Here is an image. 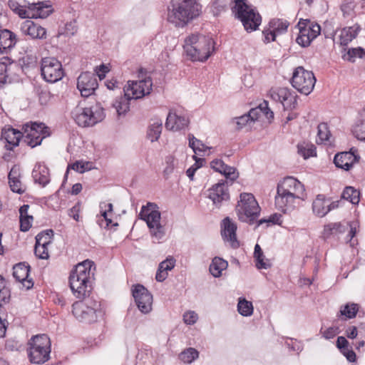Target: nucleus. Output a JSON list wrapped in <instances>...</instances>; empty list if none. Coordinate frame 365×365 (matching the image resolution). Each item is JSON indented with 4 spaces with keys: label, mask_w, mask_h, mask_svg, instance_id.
<instances>
[{
    "label": "nucleus",
    "mask_w": 365,
    "mask_h": 365,
    "mask_svg": "<svg viewBox=\"0 0 365 365\" xmlns=\"http://www.w3.org/2000/svg\"><path fill=\"white\" fill-rule=\"evenodd\" d=\"M96 269L93 261L86 259L78 263L71 272L69 276V287L73 295L79 300L88 297L91 290V279Z\"/></svg>",
    "instance_id": "1"
},
{
    "label": "nucleus",
    "mask_w": 365,
    "mask_h": 365,
    "mask_svg": "<svg viewBox=\"0 0 365 365\" xmlns=\"http://www.w3.org/2000/svg\"><path fill=\"white\" fill-rule=\"evenodd\" d=\"M199 0H171L168 21L176 27H184L200 14Z\"/></svg>",
    "instance_id": "2"
},
{
    "label": "nucleus",
    "mask_w": 365,
    "mask_h": 365,
    "mask_svg": "<svg viewBox=\"0 0 365 365\" xmlns=\"http://www.w3.org/2000/svg\"><path fill=\"white\" fill-rule=\"evenodd\" d=\"M214 40L207 36L192 34L185 39L183 46L187 56L192 61H206L215 51Z\"/></svg>",
    "instance_id": "3"
},
{
    "label": "nucleus",
    "mask_w": 365,
    "mask_h": 365,
    "mask_svg": "<svg viewBox=\"0 0 365 365\" xmlns=\"http://www.w3.org/2000/svg\"><path fill=\"white\" fill-rule=\"evenodd\" d=\"M232 14L239 20L247 33L257 31L262 23V16L255 6L247 0H232Z\"/></svg>",
    "instance_id": "4"
},
{
    "label": "nucleus",
    "mask_w": 365,
    "mask_h": 365,
    "mask_svg": "<svg viewBox=\"0 0 365 365\" xmlns=\"http://www.w3.org/2000/svg\"><path fill=\"white\" fill-rule=\"evenodd\" d=\"M9 8L22 19H45L52 10L43 2L29 3L26 0H9Z\"/></svg>",
    "instance_id": "5"
},
{
    "label": "nucleus",
    "mask_w": 365,
    "mask_h": 365,
    "mask_svg": "<svg viewBox=\"0 0 365 365\" xmlns=\"http://www.w3.org/2000/svg\"><path fill=\"white\" fill-rule=\"evenodd\" d=\"M72 118L81 127H91L101 122L106 115L101 103H96L91 106L80 103L71 112Z\"/></svg>",
    "instance_id": "6"
},
{
    "label": "nucleus",
    "mask_w": 365,
    "mask_h": 365,
    "mask_svg": "<svg viewBox=\"0 0 365 365\" xmlns=\"http://www.w3.org/2000/svg\"><path fill=\"white\" fill-rule=\"evenodd\" d=\"M139 219L146 222L153 237L160 240L165 236V228L160 224L161 213L155 203L148 202L146 205H143Z\"/></svg>",
    "instance_id": "7"
},
{
    "label": "nucleus",
    "mask_w": 365,
    "mask_h": 365,
    "mask_svg": "<svg viewBox=\"0 0 365 365\" xmlns=\"http://www.w3.org/2000/svg\"><path fill=\"white\" fill-rule=\"evenodd\" d=\"M235 210L241 222L252 225L259 217L261 209L252 194L244 192L240 194Z\"/></svg>",
    "instance_id": "8"
},
{
    "label": "nucleus",
    "mask_w": 365,
    "mask_h": 365,
    "mask_svg": "<svg viewBox=\"0 0 365 365\" xmlns=\"http://www.w3.org/2000/svg\"><path fill=\"white\" fill-rule=\"evenodd\" d=\"M86 301L79 300L72 305L73 316L81 322L92 323L97 320L98 314L101 313L99 302L91 299H85Z\"/></svg>",
    "instance_id": "9"
},
{
    "label": "nucleus",
    "mask_w": 365,
    "mask_h": 365,
    "mask_svg": "<svg viewBox=\"0 0 365 365\" xmlns=\"http://www.w3.org/2000/svg\"><path fill=\"white\" fill-rule=\"evenodd\" d=\"M315 83L316 78L312 71L305 70L302 66L294 69L291 84L301 93L309 95L312 91Z\"/></svg>",
    "instance_id": "10"
},
{
    "label": "nucleus",
    "mask_w": 365,
    "mask_h": 365,
    "mask_svg": "<svg viewBox=\"0 0 365 365\" xmlns=\"http://www.w3.org/2000/svg\"><path fill=\"white\" fill-rule=\"evenodd\" d=\"M41 72L43 78L49 83H56L63 76L61 63L53 57L42 58Z\"/></svg>",
    "instance_id": "11"
},
{
    "label": "nucleus",
    "mask_w": 365,
    "mask_h": 365,
    "mask_svg": "<svg viewBox=\"0 0 365 365\" xmlns=\"http://www.w3.org/2000/svg\"><path fill=\"white\" fill-rule=\"evenodd\" d=\"M153 81L150 77H146L138 81L128 82V87L124 88L123 92L126 96L132 99H139L150 93L152 91Z\"/></svg>",
    "instance_id": "12"
},
{
    "label": "nucleus",
    "mask_w": 365,
    "mask_h": 365,
    "mask_svg": "<svg viewBox=\"0 0 365 365\" xmlns=\"http://www.w3.org/2000/svg\"><path fill=\"white\" fill-rule=\"evenodd\" d=\"M132 294L138 309L143 314L149 313L152 309L153 295L142 284L133 287Z\"/></svg>",
    "instance_id": "13"
},
{
    "label": "nucleus",
    "mask_w": 365,
    "mask_h": 365,
    "mask_svg": "<svg viewBox=\"0 0 365 365\" xmlns=\"http://www.w3.org/2000/svg\"><path fill=\"white\" fill-rule=\"evenodd\" d=\"M98 83L94 73L86 71L80 74L77 79V88L83 97H89L98 88Z\"/></svg>",
    "instance_id": "14"
},
{
    "label": "nucleus",
    "mask_w": 365,
    "mask_h": 365,
    "mask_svg": "<svg viewBox=\"0 0 365 365\" xmlns=\"http://www.w3.org/2000/svg\"><path fill=\"white\" fill-rule=\"evenodd\" d=\"M279 192H285L293 194L298 199H304L305 194L304 186L298 180L293 177H286L277 185Z\"/></svg>",
    "instance_id": "15"
},
{
    "label": "nucleus",
    "mask_w": 365,
    "mask_h": 365,
    "mask_svg": "<svg viewBox=\"0 0 365 365\" xmlns=\"http://www.w3.org/2000/svg\"><path fill=\"white\" fill-rule=\"evenodd\" d=\"M360 160L357 150L351 148L349 151L339 153L334 158V163L336 167L349 171L353 165Z\"/></svg>",
    "instance_id": "16"
},
{
    "label": "nucleus",
    "mask_w": 365,
    "mask_h": 365,
    "mask_svg": "<svg viewBox=\"0 0 365 365\" xmlns=\"http://www.w3.org/2000/svg\"><path fill=\"white\" fill-rule=\"evenodd\" d=\"M227 180H220L209 189V198L216 207H220L223 201H228L230 194L227 190Z\"/></svg>",
    "instance_id": "17"
},
{
    "label": "nucleus",
    "mask_w": 365,
    "mask_h": 365,
    "mask_svg": "<svg viewBox=\"0 0 365 365\" xmlns=\"http://www.w3.org/2000/svg\"><path fill=\"white\" fill-rule=\"evenodd\" d=\"M237 225L229 217H226L222 222L221 235L224 240L230 243L232 248L240 247V242L237 239Z\"/></svg>",
    "instance_id": "18"
},
{
    "label": "nucleus",
    "mask_w": 365,
    "mask_h": 365,
    "mask_svg": "<svg viewBox=\"0 0 365 365\" xmlns=\"http://www.w3.org/2000/svg\"><path fill=\"white\" fill-rule=\"evenodd\" d=\"M15 68H18L16 62L11 61L9 57L0 60V85L11 83L14 81Z\"/></svg>",
    "instance_id": "19"
},
{
    "label": "nucleus",
    "mask_w": 365,
    "mask_h": 365,
    "mask_svg": "<svg viewBox=\"0 0 365 365\" xmlns=\"http://www.w3.org/2000/svg\"><path fill=\"white\" fill-rule=\"evenodd\" d=\"M23 133L12 127L4 128L1 130V140H4L6 150H12L19 145Z\"/></svg>",
    "instance_id": "20"
},
{
    "label": "nucleus",
    "mask_w": 365,
    "mask_h": 365,
    "mask_svg": "<svg viewBox=\"0 0 365 365\" xmlns=\"http://www.w3.org/2000/svg\"><path fill=\"white\" fill-rule=\"evenodd\" d=\"M298 199L292 193L279 192L277 189L275 196V205L277 207L284 213L292 211L294 208V201Z\"/></svg>",
    "instance_id": "21"
},
{
    "label": "nucleus",
    "mask_w": 365,
    "mask_h": 365,
    "mask_svg": "<svg viewBox=\"0 0 365 365\" xmlns=\"http://www.w3.org/2000/svg\"><path fill=\"white\" fill-rule=\"evenodd\" d=\"M27 351L32 364H43L50 359L51 348L28 346Z\"/></svg>",
    "instance_id": "22"
},
{
    "label": "nucleus",
    "mask_w": 365,
    "mask_h": 365,
    "mask_svg": "<svg viewBox=\"0 0 365 365\" xmlns=\"http://www.w3.org/2000/svg\"><path fill=\"white\" fill-rule=\"evenodd\" d=\"M22 33L32 38L43 39L46 38V29L31 20H26L21 26Z\"/></svg>",
    "instance_id": "23"
},
{
    "label": "nucleus",
    "mask_w": 365,
    "mask_h": 365,
    "mask_svg": "<svg viewBox=\"0 0 365 365\" xmlns=\"http://www.w3.org/2000/svg\"><path fill=\"white\" fill-rule=\"evenodd\" d=\"M189 120L185 116L170 111L166 119L165 128L170 130H180L188 125Z\"/></svg>",
    "instance_id": "24"
},
{
    "label": "nucleus",
    "mask_w": 365,
    "mask_h": 365,
    "mask_svg": "<svg viewBox=\"0 0 365 365\" xmlns=\"http://www.w3.org/2000/svg\"><path fill=\"white\" fill-rule=\"evenodd\" d=\"M17 42L16 35L9 29H0V53H7Z\"/></svg>",
    "instance_id": "25"
},
{
    "label": "nucleus",
    "mask_w": 365,
    "mask_h": 365,
    "mask_svg": "<svg viewBox=\"0 0 365 365\" xmlns=\"http://www.w3.org/2000/svg\"><path fill=\"white\" fill-rule=\"evenodd\" d=\"M32 178L35 183L45 187L50 182L48 168L45 165L41 163L36 164L32 171Z\"/></svg>",
    "instance_id": "26"
},
{
    "label": "nucleus",
    "mask_w": 365,
    "mask_h": 365,
    "mask_svg": "<svg viewBox=\"0 0 365 365\" xmlns=\"http://www.w3.org/2000/svg\"><path fill=\"white\" fill-rule=\"evenodd\" d=\"M16 63L18 68H15L14 75L19 76L20 72L26 74L31 69L37 67V58L33 55H26L19 58Z\"/></svg>",
    "instance_id": "27"
},
{
    "label": "nucleus",
    "mask_w": 365,
    "mask_h": 365,
    "mask_svg": "<svg viewBox=\"0 0 365 365\" xmlns=\"http://www.w3.org/2000/svg\"><path fill=\"white\" fill-rule=\"evenodd\" d=\"M163 130L162 120L155 118L151 119L150 123L147 131V138L154 142L158 140Z\"/></svg>",
    "instance_id": "28"
},
{
    "label": "nucleus",
    "mask_w": 365,
    "mask_h": 365,
    "mask_svg": "<svg viewBox=\"0 0 365 365\" xmlns=\"http://www.w3.org/2000/svg\"><path fill=\"white\" fill-rule=\"evenodd\" d=\"M359 30L360 26L357 24L343 29L339 36L341 45L347 46L349 42L356 37Z\"/></svg>",
    "instance_id": "29"
},
{
    "label": "nucleus",
    "mask_w": 365,
    "mask_h": 365,
    "mask_svg": "<svg viewBox=\"0 0 365 365\" xmlns=\"http://www.w3.org/2000/svg\"><path fill=\"white\" fill-rule=\"evenodd\" d=\"M228 262L219 257H215L212 259V263L210 265V272L215 277H219L222 275V272L227 269Z\"/></svg>",
    "instance_id": "30"
},
{
    "label": "nucleus",
    "mask_w": 365,
    "mask_h": 365,
    "mask_svg": "<svg viewBox=\"0 0 365 365\" xmlns=\"http://www.w3.org/2000/svg\"><path fill=\"white\" fill-rule=\"evenodd\" d=\"M307 23H309V20L300 19L299 26H300L302 24H303L304 26L299 27V34L296 39L297 43L304 48L309 46L312 41V40L310 38V36H309V32L307 31Z\"/></svg>",
    "instance_id": "31"
},
{
    "label": "nucleus",
    "mask_w": 365,
    "mask_h": 365,
    "mask_svg": "<svg viewBox=\"0 0 365 365\" xmlns=\"http://www.w3.org/2000/svg\"><path fill=\"white\" fill-rule=\"evenodd\" d=\"M289 26V21L282 19H272L268 24V27L276 36L286 33Z\"/></svg>",
    "instance_id": "32"
},
{
    "label": "nucleus",
    "mask_w": 365,
    "mask_h": 365,
    "mask_svg": "<svg viewBox=\"0 0 365 365\" xmlns=\"http://www.w3.org/2000/svg\"><path fill=\"white\" fill-rule=\"evenodd\" d=\"M265 106L262 104L255 108H252L247 114L250 121H255L258 119L260 113H263L268 119L274 118V113L267 107V103L264 101Z\"/></svg>",
    "instance_id": "33"
},
{
    "label": "nucleus",
    "mask_w": 365,
    "mask_h": 365,
    "mask_svg": "<svg viewBox=\"0 0 365 365\" xmlns=\"http://www.w3.org/2000/svg\"><path fill=\"white\" fill-rule=\"evenodd\" d=\"M130 100H132L130 97L126 96L124 94L123 96L118 97L112 103L118 115L125 114L129 110V101Z\"/></svg>",
    "instance_id": "34"
},
{
    "label": "nucleus",
    "mask_w": 365,
    "mask_h": 365,
    "mask_svg": "<svg viewBox=\"0 0 365 365\" xmlns=\"http://www.w3.org/2000/svg\"><path fill=\"white\" fill-rule=\"evenodd\" d=\"M30 269L29 264H26L25 262H20L14 266L13 276L18 282L25 280L29 277Z\"/></svg>",
    "instance_id": "35"
},
{
    "label": "nucleus",
    "mask_w": 365,
    "mask_h": 365,
    "mask_svg": "<svg viewBox=\"0 0 365 365\" xmlns=\"http://www.w3.org/2000/svg\"><path fill=\"white\" fill-rule=\"evenodd\" d=\"M327 207L324 195H318L312 203V210L319 217H324L327 214Z\"/></svg>",
    "instance_id": "36"
},
{
    "label": "nucleus",
    "mask_w": 365,
    "mask_h": 365,
    "mask_svg": "<svg viewBox=\"0 0 365 365\" xmlns=\"http://www.w3.org/2000/svg\"><path fill=\"white\" fill-rule=\"evenodd\" d=\"M254 258L255 260V265L258 269H267L270 267L271 264L268 260L264 261L263 251L258 244H256L255 246Z\"/></svg>",
    "instance_id": "37"
},
{
    "label": "nucleus",
    "mask_w": 365,
    "mask_h": 365,
    "mask_svg": "<svg viewBox=\"0 0 365 365\" xmlns=\"http://www.w3.org/2000/svg\"><path fill=\"white\" fill-rule=\"evenodd\" d=\"M25 133H26V135H25L24 140L31 148L41 145L43 139L46 137L43 135H41L40 133L29 132V129L27 128L25 129Z\"/></svg>",
    "instance_id": "38"
},
{
    "label": "nucleus",
    "mask_w": 365,
    "mask_h": 365,
    "mask_svg": "<svg viewBox=\"0 0 365 365\" xmlns=\"http://www.w3.org/2000/svg\"><path fill=\"white\" fill-rule=\"evenodd\" d=\"M28 346L51 348V341L46 334H37L29 339Z\"/></svg>",
    "instance_id": "39"
},
{
    "label": "nucleus",
    "mask_w": 365,
    "mask_h": 365,
    "mask_svg": "<svg viewBox=\"0 0 365 365\" xmlns=\"http://www.w3.org/2000/svg\"><path fill=\"white\" fill-rule=\"evenodd\" d=\"M297 152L304 159L317 155L316 147L313 144L306 143L297 145Z\"/></svg>",
    "instance_id": "40"
},
{
    "label": "nucleus",
    "mask_w": 365,
    "mask_h": 365,
    "mask_svg": "<svg viewBox=\"0 0 365 365\" xmlns=\"http://www.w3.org/2000/svg\"><path fill=\"white\" fill-rule=\"evenodd\" d=\"M53 231L51 229L46 230L36 236V245L48 246L52 242Z\"/></svg>",
    "instance_id": "41"
},
{
    "label": "nucleus",
    "mask_w": 365,
    "mask_h": 365,
    "mask_svg": "<svg viewBox=\"0 0 365 365\" xmlns=\"http://www.w3.org/2000/svg\"><path fill=\"white\" fill-rule=\"evenodd\" d=\"M341 198L349 200L352 204H358L359 202V192L353 187L347 186L344 188Z\"/></svg>",
    "instance_id": "42"
},
{
    "label": "nucleus",
    "mask_w": 365,
    "mask_h": 365,
    "mask_svg": "<svg viewBox=\"0 0 365 365\" xmlns=\"http://www.w3.org/2000/svg\"><path fill=\"white\" fill-rule=\"evenodd\" d=\"M237 310L242 316H251L253 313L252 303L245 298H240L237 304Z\"/></svg>",
    "instance_id": "43"
},
{
    "label": "nucleus",
    "mask_w": 365,
    "mask_h": 365,
    "mask_svg": "<svg viewBox=\"0 0 365 365\" xmlns=\"http://www.w3.org/2000/svg\"><path fill=\"white\" fill-rule=\"evenodd\" d=\"M359 311V304L355 303H348L341 307L340 314L345 316L347 319H353L356 316Z\"/></svg>",
    "instance_id": "44"
},
{
    "label": "nucleus",
    "mask_w": 365,
    "mask_h": 365,
    "mask_svg": "<svg viewBox=\"0 0 365 365\" xmlns=\"http://www.w3.org/2000/svg\"><path fill=\"white\" fill-rule=\"evenodd\" d=\"M199 353L194 348H188L179 354V359L184 363L190 364L198 357Z\"/></svg>",
    "instance_id": "45"
},
{
    "label": "nucleus",
    "mask_w": 365,
    "mask_h": 365,
    "mask_svg": "<svg viewBox=\"0 0 365 365\" xmlns=\"http://www.w3.org/2000/svg\"><path fill=\"white\" fill-rule=\"evenodd\" d=\"M10 297V289L6 286V279L0 275V303H9Z\"/></svg>",
    "instance_id": "46"
},
{
    "label": "nucleus",
    "mask_w": 365,
    "mask_h": 365,
    "mask_svg": "<svg viewBox=\"0 0 365 365\" xmlns=\"http://www.w3.org/2000/svg\"><path fill=\"white\" fill-rule=\"evenodd\" d=\"M287 95H289V88H272L269 93V96L273 101L281 103L283 102V98H287Z\"/></svg>",
    "instance_id": "47"
},
{
    "label": "nucleus",
    "mask_w": 365,
    "mask_h": 365,
    "mask_svg": "<svg viewBox=\"0 0 365 365\" xmlns=\"http://www.w3.org/2000/svg\"><path fill=\"white\" fill-rule=\"evenodd\" d=\"M356 57L365 60V49L359 46L348 50L346 58L347 61L354 62Z\"/></svg>",
    "instance_id": "48"
},
{
    "label": "nucleus",
    "mask_w": 365,
    "mask_h": 365,
    "mask_svg": "<svg viewBox=\"0 0 365 365\" xmlns=\"http://www.w3.org/2000/svg\"><path fill=\"white\" fill-rule=\"evenodd\" d=\"M318 140L317 142L319 141L321 143H327L329 140V137L331 133L328 130V125L325 123H322L318 125Z\"/></svg>",
    "instance_id": "49"
},
{
    "label": "nucleus",
    "mask_w": 365,
    "mask_h": 365,
    "mask_svg": "<svg viewBox=\"0 0 365 365\" xmlns=\"http://www.w3.org/2000/svg\"><path fill=\"white\" fill-rule=\"evenodd\" d=\"M286 97L287 98H283V102H282L284 109H294L297 106V95H295L294 93L291 92V91L289 89V95H287Z\"/></svg>",
    "instance_id": "50"
},
{
    "label": "nucleus",
    "mask_w": 365,
    "mask_h": 365,
    "mask_svg": "<svg viewBox=\"0 0 365 365\" xmlns=\"http://www.w3.org/2000/svg\"><path fill=\"white\" fill-rule=\"evenodd\" d=\"M25 126L26 128H29V132L40 133L41 135H43L44 136L49 135V133L48 131V128L43 123L31 122V125L26 124Z\"/></svg>",
    "instance_id": "51"
},
{
    "label": "nucleus",
    "mask_w": 365,
    "mask_h": 365,
    "mask_svg": "<svg viewBox=\"0 0 365 365\" xmlns=\"http://www.w3.org/2000/svg\"><path fill=\"white\" fill-rule=\"evenodd\" d=\"M346 230L345 226L341 223H331L324 226V235L328 237L333 234L344 232Z\"/></svg>",
    "instance_id": "52"
},
{
    "label": "nucleus",
    "mask_w": 365,
    "mask_h": 365,
    "mask_svg": "<svg viewBox=\"0 0 365 365\" xmlns=\"http://www.w3.org/2000/svg\"><path fill=\"white\" fill-rule=\"evenodd\" d=\"M352 132L357 139L365 141V120H358L354 126Z\"/></svg>",
    "instance_id": "53"
},
{
    "label": "nucleus",
    "mask_w": 365,
    "mask_h": 365,
    "mask_svg": "<svg viewBox=\"0 0 365 365\" xmlns=\"http://www.w3.org/2000/svg\"><path fill=\"white\" fill-rule=\"evenodd\" d=\"M166 166L163 170L164 177L167 179L173 173L177 164V160L172 155L165 158Z\"/></svg>",
    "instance_id": "54"
},
{
    "label": "nucleus",
    "mask_w": 365,
    "mask_h": 365,
    "mask_svg": "<svg viewBox=\"0 0 365 365\" xmlns=\"http://www.w3.org/2000/svg\"><path fill=\"white\" fill-rule=\"evenodd\" d=\"M222 175H223L227 180H230V185L239 177V173L237 169L227 164L226 168H224L222 170Z\"/></svg>",
    "instance_id": "55"
},
{
    "label": "nucleus",
    "mask_w": 365,
    "mask_h": 365,
    "mask_svg": "<svg viewBox=\"0 0 365 365\" xmlns=\"http://www.w3.org/2000/svg\"><path fill=\"white\" fill-rule=\"evenodd\" d=\"M77 26L76 21L67 22L63 28V31H61L60 34L67 36H73L77 32Z\"/></svg>",
    "instance_id": "56"
},
{
    "label": "nucleus",
    "mask_w": 365,
    "mask_h": 365,
    "mask_svg": "<svg viewBox=\"0 0 365 365\" xmlns=\"http://www.w3.org/2000/svg\"><path fill=\"white\" fill-rule=\"evenodd\" d=\"M34 253L38 258L41 259H47L49 257L48 246L35 244Z\"/></svg>",
    "instance_id": "57"
},
{
    "label": "nucleus",
    "mask_w": 365,
    "mask_h": 365,
    "mask_svg": "<svg viewBox=\"0 0 365 365\" xmlns=\"http://www.w3.org/2000/svg\"><path fill=\"white\" fill-rule=\"evenodd\" d=\"M33 220L32 215L19 217L20 230L24 232L29 231L32 225Z\"/></svg>",
    "instance_id": "58"
},
{
    "label": "nucleus",
    "mask_w": 365,
    "mask_h": 365,
    "mask_svg": "<svg viewBox=\"0 0 365 365\" xmlns=\"http://www.w3.org/2000/svg\"><path fill=\"white\" fill-rule=\"evenodd\" d=\"M71 168L77 172H79L81 173H83L85 172L86 169H85V164L83 163H82L81 161H76L75 163H73V164L71 165H68V168H67V170L66 172V174L64 175V180H66L67 178V176H68V171H69V169Z\"/></svg>",
    "instance_id": "59"
},
{
    "label": "nucleus",
    "mask_w": 365,
    "mask_h": 365,
    "mask_svg": "<svg viewBox=\"0 0 365 365\" xmlns=\"http://www.w3.org/2000/svg\"><path fill=\"white\" fill-rule=\"evenodd\" d=\"M189 146L196 153L197 150L201 151L200 146H204V144L193 135L189 134Z\"/></svg>",
    "instance_id": "60"
},
{
    "label": "nucleus",
    "mask_w": 365,
    "mask_h": 365,
    "mask_svg": "<svg viewBox=\"0 0 365 365\" xmlns=\"http://www.w3.org/2000/svg\"><path fill=\"white\" fill-rule=\"evenodd\" d=\"M307 31L309 32V36L313 41L320 34L321 26L318 24H312L311 26L307 28Z\"/></svg>",
    "instance_id": "61"
},
{
    "label": "nucleus",
    "mask_w": 365,
    "mask_h": 365,
    "mask_svg": "<svg viewBox=\"0 0 365 365\" xmlns=\"http://www.w3.org/2000/svg\"><path fill=\"white\" fill-rule=\"evenodd\" d=\"M320 332L326 339H333L339 331L338 327H331L327 329L324 332H322V328Z\"/></svg>",
    "instance_id": "62"
},
{
    "label": "nucleus",
    "mask_w": 365,
    "mask_h": 365,
    "mask_svg": "<svg viewBox=\"0 0 365 365\" xmlns=\"http://www.w3.org/2000/svg\"><path fill=\"white\" fill-rule=\"evenodd\" d=\"M262 34L264 36L263 41L265 43L274 41L277 37L275 33H274L269 27L264 28V29L262 31Z\"/></svg>",
    "instance_id": "63"
},
{
    "label": "nucleus",
    "mask_w": 365,
    "mask_h": 365,
    "mask_svg": "<svg viewBox=\"0 0 365 365\" xmlns=\"http://www.w3.org/2000/svg\"><path fill=\"white\" fill-rule=\"evenodd\" d=\"M210 167L216 172L222 173L224 168H226V164L220 159H215L210 163Z\"/></svg>",
    "instance_id": "64"
}]
</instances>
